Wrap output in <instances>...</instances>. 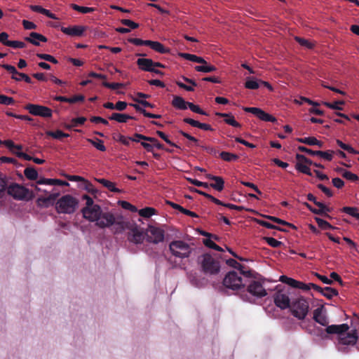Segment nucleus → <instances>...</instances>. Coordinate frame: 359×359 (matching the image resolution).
Returning a JSON list of instances; mask_svg holds the SVG:
<instances>
[{
    "instance_id": "nucleus-48",
    "label": "nucleus",
    "mask_w": 359,
    "mask_h": 359,
    "mask_svg": "<svg viewBox=\"0 0 359 359\" xmlns=\"http://www.w3.org/2000/svg\"><path fill=\"white\" fill-rule=\"evenodd\" d=\"M344 103L345 102L343 100H338L333 103L325 102L323 103V104L332 109L342 110V107H339V105H343Z\"/></svg>"
},
{
    "instance_id": "nucleus-44",
    "label": "nucleus",
    "mask_w": 359,
    "mask_h": 359,
    "mask_svg": "<svg viewBox=\"0 0 359 359\" xmlns=\"http://www.w3.org/2000/svg\"><path fill=\"white\" fill-rule=\"evenodd\" d=\"M295 168L300 172H302L309 176L312 175L310 168L304 163L297 162L295 165Z\"/></svg>"
},
{
    "instance_id": "nucleus-18",
    "label": "nucleus",
    "mask_w": 359,
    "mask_h": 359,
    "mask_svg": "<svg viewBox=\"0 0 359 359\" xmlns=\"http://www.w3.org/2000/svg\"><path fill=\"white\" fill-rule=\"evenodd\" d=\"M25 40L34 46H40V41L41 42H47L48 39L37 32H31L29 34V36L25 37Z\"/></svg>"
},
{
    "instance_id": "nucleus-1",
    "label": "nucleus",
    "mask_w": 359,
    "mask_h": 359,
    "mask_svg": "<svg viewBox=\"0 0 359 359\" xmlns=\"http://www.w3.org/2000/svg\"><path fill=\"white\" fill-rule=\"evenodd\" d=\"M95 225L100 229L114 226V233L121 232L126 226L123 217L119 215H115L110 211L102 212L100 217L95 222Z\"/></svg>"
},
{
    "instance_id": "nucleus-61",
    "label": "nucleus",
    "mask_w": 359,
    "mask_h": 359,
    "mask_svg": "<svg viewBox=\"0 0 359 359\" xmlns=\"http://www.w3.org/2000/svg\"><path fill=\"white\" fill-rule=\"evenodd\" d=\"M122 25L129 27L130 29H135L139 27V24L130 20L123 19L121 20Z\"/></svg>"
},
{
    "instance_id": "nucleus-11",
    "label": "nucleus",
    "mask_w": 359,
    "mask_h": 359,
    "mask_svg": "<svg viewBox=\"0 0 359 359\" xmlns=\"http://www.w3.org/2000/svg\"><path fill=\"white\" fill-rule=\"evenodd\" d=\"M274 304L282 310L290 309L291 306L288 294L283 291H277L273 296Z\"/></svg>"
},
{
    "instance_id": "nucleus-12",
    "label": "nucleus",
    "mask_w": 359,
    "mask_h": 359,
    "mask_svg": "<svg viewBox=\"0 0 359 359\" xmlns=\"http://www.w3.org/2000/svg\"><path fill=\"white\" fill-rule=\"evenodd\" d=\"M247 291L252 295L259 298L264 297L267 294L262 284L258 280L250 281L248 285Z\"/></svg>"
},
{
    "instance_id": "nucleus-2",
    "label": "nucleus",
    "mask_w": 359,
    "mask_h": 359,
    "mask_svg": "<svg viewBox=\"0 0 359 359\" xmlns=\"http://www.w3.org/2000/svg\"><path fill=\"white\" fill-rule=\"evenodd\" d=\"M198 262L201 266V271L209 276L217 275L220 271L219 261L213 257L210 254L205 253L198 257Z\"/></svg>"
},
{
    "instance_id": "nucleus-31",
    "label": "nucleus",
    "mask_w": 359,
    "mask_h": 359,
    "mask_svg": "<svg viewBox=\"0 0 359 359\" xmlns=\"http://www.w3.org/2000/svg\"><path fill=\"white\" fill-rule=\"evenodd\" d=\"M243 109L246 112L252 113L258 118L264 121L266 112L263 111L262 109L257 107H245Z\"/></svg>"
},
{
    "instance_id": "nucleus-57",
    "label": "nucleus",
    "mask_w": 359,
    "mask_h": 359,
    "mask_svg": "<svg viewBox=\"0 0 359 359\" xmlns=\"http://www.w3.org/2000/svg\"><path fill=\"white\" fill-rule=\"evenodd\" d=\"M128 42L135 46H147L149 40H142L137 38H129Z\"/></svg>"
},
{
    "instance_id": "nucleus-35",
    "label": "nucleus",
    "mask_w": 359,
    "mask_h": 359,
    "mask_svg": "<svg viewBox=\"0 0 359 359\" xmlns=\"http://www.w3.org/2000/svg\"><path fill=\"white\" fill-rule=\"evenodd\" d=\"M259 80L254 77H249L245 83V87L248 89L256 90L259 88Z\"/></svg>"
},
{
    "instance_id": "nucleus-16",
    "label": "nucleus",
    "mask_w": 359,
    "mask_h": 359,
    "mask_svg": "<svg viewBox=\"0 0 359 359\" xmlns=\"http://www.w3.org/2000/svg\"><path fill=\"white\" fill-rule=\"evenodd\" d=\"M324 306H320L313 311V320L323 326H327L329 323L327 317L323 313Z\"/></svg>"
},
{
    "instance_id": "nucleus-10",
    "label": "nucleus",
    "mask_w": 359,
    "mask_h": 359,
    "mask_svg": "<svg viewBox=\"0 0 359 359\" xmlns=\"http://www.w3.org/2000/svg\"><path fill=\"white\" fill-rule=\"evenodd\" d=\"M102 212L101 207L96 204L92 207H84L81 210V212L83 214V217L90 221V222H96Z\"/></svg>"
},
{
    "instance_id": "nucleus-52",
    "label": "nucleus",
    "mask_w": 359,
    "mask_h": 359,
    "mask_svg": "<svg viewBox=\"0 0 359 359\" xmlns=\"http://www.w3.org/2000/svg\"><path fill=\"white\" fill-rule=\"evenodd\" d=\"M358 211V209L357 208H355V207H344L342 208V212L355 217V219H357V215H359L358 212H357Z\"/></svg>"
},
{
    "instance_id": "nucleus-4",
    "label": "nucleus",
    "mask_w": 359,
    "mask_h": 359,
    "mask_svg": "<svg viewBox=\"0 0 359 359\" xmlns=\"http://www.w3.org/2000/svg\"><path fill=\"white\" fill-rule=\"evenodd\" d=\"M169 249L173 256L180 259L189 257L193 250L189 244L181 240L172 241Z\"/></svg>"
},
{
    "instance_id": "nucleus-22",
    "label": "nucleus",
    "mask_w": 359,
    "mask_h": 359,
    "mask_svg": "<svg viewBox=\"0 0 359 359\" xmlns=\"http://www.w3.org/2000/svg\"><path fill=\"white\" fill-rule=\"evenodd\" d=\"M183 121L187 124L191 125L193 127H196L200 129L204 130H210L212 131L213 128L211 127L210 125L203 123H200L198 121H196L194 119H192L191 118H184L183 119Z\"/></svg>"
},
{
    "instance_id": "nucleus-40",
    "label": "nucleus",
    "mask_w": 359,
    "mask_h": 359,
    "mask_svg": "<svg viewBox=\"0 0 359 359\" xmlns=\"http://www.w3.org/2000/svg\"><path fill=\"white\" fill-rule=\"evenodd\" d=\"M337 142V144L341 147L342 149L348 151V153L350 154H359V151L355 150L354 148H353L351 145L349 144H346L345 143H344L342 141H341L340 140H337L336 141Z\"/></svg>"
},
{
    "instance_id": "nucleus-53",
    "label": "nucleus",
    "mask_w": 359,
    "mask_h": 359,
    "mask_svg": "<svg viewBox=\"0 0 359 359\" xmlns=\"http://www.w3.org/2000/svg\"><path fill=\"white\" fill-rule=\"evenodd\" d=\"M188 107L193 111V112H195V113H197V114H201V115H205V116H208V114L204 111L202 109L200 108V107L198 105H196V104H194V103L192 102H189V105H188Z\"/></svg>"
},
{
    "instance_id": "nucleus-36",
    "label": "nucleus",
    "mask_w": 359,
    "mask_h": 359,
    "mask_svg": "<svg viewBox=\"0 0 359 359\" xmlns=\"http://www.w3.org/2000/svg\"><path fill=\"white\" fill-rule=\"evenodd\" d=\"M156 212V209L151 207H146L138 211L139 215L144 218H149L152 215H155Z\"/></svg>"
},
{
    "instance_id": "nucleus-6",
    "label": "nucleus",
    "mask_w": 359,
    "mask_h": 359,
    "mask_svg": "<svg viewBox=\"0 0 359 359\" xmlns=\"http://www.w3.org/2000/svg\"><path fill=\"white\" fill-rule=\"evenodd\" d=\"M245 284L246 282L234 271L229 272L223 280V285L232 290H238L244 287Z\"/></svg>"
},
{
    "instance_id": "nucleus-47",
    "label": "nucleus",
    "mask_w": 359,
    "mask_h": 359,
    "mask_svg": "<svg viewBox=\"0 0 359 359\" xmlns=\"http://www.w3.org/2000/svg\"><path fill=\"white\" fill-rule=\"evenodd\" d=\"M72 8L78 11V12H80L81 13H92L95 11V8H90V7H86V6H80L77 4H72Z\"/></svg>"
},
{
    "instance_id": "nucleus-46",
    "label": "nucleus",
    "mask_w": 359,
    "mask_h": 359,
    "mask_svg": "<svg viewBox=\"0 0 359 359\" xmlns=\"http://www.w3.org/2000/svg\"><path fill=\"white\" fill-rule=\"evenodd\" d=\"M88 142H89L92 145H93L97 149L101 151H106V147L104 145V142L102 140L97 139L96 141L88 139Z\"/></svg>"
},
{
    "instance_id": "nucleus-55",
    "label": "nucleus",
    "mask_w": 359,
    "mask_h": 359,
    "mask_svg": "<svg viewBox=\"0 0 359 359\" xmlns=\"http://www.w3.org/2000/svg\"><path fill=\"white\" fill-rule=\"evenodd\" d=\"M15 102V100L13 97H8L4 95H0V104H5V105H11L13 104Z\"/></svg>"
},
{
    "instance_id": "nucleus-63",
    "label": "nucleus",
    "mask_w": 359,
    "mask_h": 359,
    "mask_svg": "<svg viewBox=\"0 0 359 359\" xmlns=\"http://www.w3.org/2000/svg\"><path fill=\"white\" fill-rule=\"evenodd\" d=\"M102 85L104 87L112 89V90H116V89H118L123 86V84L121 83H109L107 81H104L102 83Z\"/></svg>"
},
{
    "instance_id": "nucleus-51",
    "label": "nucleus",
    "mask_w": 359,
    "mask_h": 359,
    "mask_svg": "<svg viewBox=\"0 0 359 359\" xmlns=\"http://www.w3.org/2000/svg\"><path fill=\"white\" fill-rule=\"evenodd\" d=\"M264 239L266 241L267 244L273 248H280L283 243L272 237H264Z\"/></svg>"
},
{
    "instance_id": "nucleus-59",
    "label": "nucleus",
    "mask_w": 359,
    "mask_h": 359,
    "mask_svg": "<svg viewBox=\"0 0 359 359\" xmlns=\"http://www.w3.org/2000/svg\"><path fill=\"white\" fill-rule=\"evenodd\" d=\"M197 194L202 195V196H205V198L210 199L212 202H213L215 204H222V201L220 200L215 198L214 196H212V195H210L208 193H205L203 191L199 190V191H197Z\"/></svg>"
},
{
    "instance_id": "nucleus-17",
    "label": "nucleus",
    "mask_w": 359,
    "mask_h": 359,
    "mask_svg": "<svg viewBox=\"0 0 359 359\" xmlns=\"http://www.w3.org/2000/svg\"><path fill=\"white\" fill-rule=\"evenodd\" d=\"M349 330V326L346 324L327 325L325 331L327 334H337L339 336L341 334L346 333Z\"/></svg>"
},
{
    "instance_id": "nucleus-56",
    "label": "nucleus",
    "mask_w": 359,
    "mask_h": 359,
    "mask_svg": "<svg viewBox=\"0 0 359 359\" xmlns=\"http://www.w3.org/2000/svg\"><path fill=\"white\" fill-rule=\"evenodd\" d=\"M86 121V118L83 116L72 118L69 127H76L79 125H82Z\"/></svg>"
},
{
    "instance_id": "nucleus-30",
    "label": "nucleus",
    "mask_w": 359,
    "mask_h": 359,
    "mask_svg": "<svg viewBox=\"0 0 359 359\" xmlns=\"http://www.w3.org/2000/svg\"><path fill=\"white\" fill-rule=\"evenodd\" d=\"M315 205L319 208L318 209H316L317 212H318V213H316V215H319L324 216L325 217L330 218V216L327 213L331 212V208L326 206L322 202H319V201H317L315 203Z\"/></svg>"
},
{
    "instance_id": "nucleus-5",
    "label": "nucleus",
    "mask_w": 359,
    "mask_h": 359,
    "mask_svg": "<svg viewBox=\"0 0 359 359\" xmlns=\"http://www.w3.org/2000/svg\"><path fill=\"white\" fill-rule=\"evenodd\" d=\"M309 304L304 297H299L293 300L290 307L292 314L299 320H304L309 312Z\"/></svg>"
},
{
    "instance_id": "nucleus-33",
    "label": "nucleus",
    "mask_w": 359,
    "mask_h": 359,
    "mask_svg": "<svg viewBox=\"0 0 359 359\" xmlns=\"http://www.w3.org/2000/svg\"><path fill=\"white\" fill-rule=\"evenodd\" d=\"M1 67L6 69V71H8L9 73L12 74V76H11V79L16 81H21V79H18L17 77V75L19 76V74H20V72H18V70L16 69V68L13 66V65H8V64H4L1 65Z\"/></svg>"
},
{
    "instance_id": "nucleus-26",
    "label": "nucleus",
    "mask_w": 359,
    "mask_h": 359,
    "mask_svg": "<svg viewBox=\"0 0 359 359\" xmlns=\"http://www.w3.org/2000/svg\"><path fill=\"white\" fill-rule=\"evenodd\" d=\"M135 136L137 137L138 139L152 143V145L154 146V147H156L158 149H165L164 145L162 144L161 143H160L158 142V140L155 137L145 136L144 135L139 134V133H135Z\"/></svg>"
},
{
    "instance_id": "nucleus-58",
    "label": "nucleus",
    "mask_w": 359,
    "mask_h": 359,
    "mask_svg": "<svg viewBox=\"0 0 359 359\" xmlns=\"http://www.w3.org/2000/svg\"><path fill=\"white\" fill-rule=\"evenodd\" d=\"M179 133L181 134L183 137H184L185 138L188 139L189 141L192 142L193 143H194V144L197 147H200L201 145H199L198 144V140L196 139V137H194V136L189 135V133L183 131V130H180L179 131Z\"/></svg>"
},
{
    "instance_id": "nucleus-19",
    "label": "nucleus",
    "mask_w": 359,
    "mask_h": 359,
    "mask_svg": "<svg viewBox=\"0 0 359 359\" xmlns=\"http://www.w3.org/2000/svg\"><path fill=\"white\" fill-rule=\"evenodd\" d=\"M206 177L209 180L215 181V183H211L209 184V187L213 188L214 189L222 191L224 187V181L222 177L219 176H215L211 174H208L206 175Z\"/></svg>"
},
{
    "instance_id": "nucleus-28",
    "label": "nucleus",
    "mask_w": 359,
    "mask_h": 359,
    "mask_svg": "<svg viewBox=\"0 0 359 359\" xmlns=\"http://www.w3.org/2000/svg\"><path fill=\"white\" fill-rule=\"evenodd\" d=\"M226 264L233 268L238 269L241 273L244 275L246 278H250L251 276V271H244L243 270V266L236 260L233 259H229L226 260Z\"/></svg>"
},
{
    "instance_id": "nucleus-41",
    "label": "nucleus",
    "mask_w": 359,
    "mask_h": 359,
    "mask_svg": "<svg viewBox=\"0 0 359 359\" xmlns=\"http://www.w3.org/2000/svg\"><path fill=\"white\" fill-rule=\"evenodd\" d=\"M297 288L298 289H301V290H302L304 291H308L311 288H313L316 291V290H322V287L318 286L316 284H314V283L306 284V283H304L303 282H300V281H299V287H297Z\"/></svg>"
},
{
    "instance_id": "nucleus-62",
    "label": "nucleus",
    "mask_w": 359,
    "mask_h": 359,
    "mask_svg": "<svg viewBox=\"0 0 359 359\" xmlns=\"http://www.w3.org/2000/svg\"><path fill=\"white\" fill-rule=\"evenodd\" d=\"M121 205L123 209L128 210L133 212H135L137 211V208L128 201H121Z\"/></svg>"
},
{
    "instance_id": "nucleus-64",
    "label": "nucleus",
    "mask_w": 359,
    "mask_h": 359,
    "mask_svg": "<svg viewBox=\"0 0 359 359\" xmlns=\"http://www.w3.org/2000/svg\"><path fill=\"white\" fill-rule=\"evenodd\" d=\"M8 46L14 48H23L26 46V44L22 41H11L8 43Z\"/></svg>"
},
{
    "instance_id": "nucleus-23",
    "label": "nucleus",
    "mask_w": 359,
    "mask_h": 359,
    "mask_svg": "<svg viewBox=\"0 0 359 359\" xmlns=\"http://www.w3.org/2000/svg\"><path fill=\"white\" fill-rule=\"evenodd\" d=\"M144 239V235L142 231H140L137 229L132 231V233L128 235V241L135 244H140L143 242Z\"/></svg>"
},
{
    "instance_id": "nucleus-27",
    "label": "nucleus",
    "mask_w": 359,
    "mask_h": 359,
    "mask_svg": "<svg viewBox=\"0 0 359 359\" xmlns=\"http://www.w3.org/2000/svg\"><path fill=\"white\" fill-rule=\"evenodd\" d=\"M189 102H186L182 97L180 96H174L172 101V106L180 110H185L188 108Z\"/></svg>"
},
{
    "instance_id": "nucleus-3",
    "label": "nucleus",
    "mask_w": 359,
    "mask_h": 359,
    "mask_svg": "<svg viewBox=\"0 0 359 359\" xmlns=\"http://www.w3.org/2000/svg\"><path fill=\"white\" fill-rule=\"evenodd\" d=\"M79 207V200L70 194L60 198L55 203V210L59 214H73Z\"/></svg>"
},
{
    "instance_id": "nucleus-43",
    "label": "nucleus",
    "mask_w": 359,
    "mask_h": 359,
    "mask_svg": "<svg viewBox=\"0 0 359 359\" xmlns=\"http://www.w3.org/2000/svg\"><path fill=\"white\" fill-rule=\"evenodd\" d=\"M315 220H316V223L318 224V226L323 230L335 229L334 226H333L329 222H327V221H325L321 218L316 217Z\"/></svg>"
},
{
    "instance_id": "nucleus-45",
    "label": "nucleus",
    "mask_w": 359,
    "mask_h": 359,
    "mask_svg": "<svg viewBox=\"0 0 359 359\" xmlns=\"http://www.w3.org/2000/svg\"><path fill=\"white\" fill-rule=\"evenodd\" d=\"M257 224H259L260 226H264L267 229H277L278 231H285V229L280 228V227H278L269 222H266V221H264V220H259V219H257Z\"/></svg>"
},
{
    "instance_id": "nucleus-50",
    "label": "nucleus",
    "mask_w": 359,
    "mask_h": 359,
    "mask_svg": "<svg viewBox=\"0 0 359 359\" xmlns=\"http://www.w3.org/2000/svg\"><path fill=\"white\" fill-rule=\"evenodd\" d=\"M294 39L295 41L302 46L306 47L309 49H312L314 47V44L311 41H308L307 39L301 38L299 36H296Z\"/></svg>"
},
{
    "instance_id": "nucleus-49",
    "label": "nucleus",
    "mask_w": 359,
    "mask_h": 359,
    "mask_svg": "<svg viewBox=\"0 0 359 359\" xmlns=\"http://www.w3.org/2000/svg\"><path fill=\"white\" fill-rule=\"evenodd\" d=\"M36 57H39V59L44 60L46 61L52 62L53 64L58 63V60L56 58H55L53 56H52L49 54L36 53Z\"/></svg>"
},
{
    "instance_id": "nucleus-42",
    "label": "nucleus",
    "mask_w": 359,
    "mask_h": 359,
    "mask_svg": "<svg viewBox=\"0 0 359 359\" xmlns=\"http://www.w3.org/2000/svg\"><path fill=\"white\" fill-rule=\"evenodd\" d=\"M46 134L47 135L57 140H60L63 137H67L69 136V134L65 133L60 130H57L56 131H48Z\"/></svg>"
},
{
    "instance_id": "nucleus-32",
    "label": "nucleus",
    "mask_w": 359,
    "mask_h": 359,
    "mask_svg": "<svg viewBox=\"0 0 359 359\" xmlns=\"http://www.w3.org/2000/svg\"><path fill=\"white\" fill-rule=\"evenodd\" d=\"M316 291L321 293L323 296L325 297L328 299H331L333 297L338 295V291L330 287H322V290Z\"/></svg>"
},
{
    "instance_id": "nucleus-29",
    "label": "nucleus",
    "mask_w": 359,
    "mask_h": 359,
    "mask_svg": "<svg viewBox=\"0 0 359 359\" xmlns=\"http://www.w3.org/2000/svg\"><path fill=\"white\" fill-rule=\"evenodd\" d=\"M97 181L103 185L104 187L107 188L110 191L114 192V193H121V190L116 188L115 187V184L109 180H107L104 178L97 179Z\"/></svg>"
},
{
    "instance_id": "nucleus-38",
    "label": "nucleus",
    "mask_w": 359,
    "mask_h": 359,
    "mask_svg": "<svg viewBox=\"0 0 359 359\" xmlns=\"http://www.w3.org/2000/svg\"><path fill=\"white\" fill-rule=\"evenodd\" d=\"M219 156L221 157V158L222 160L227 161V162L235 161L238 159V155L233 154V153L227 152V151H222L219 154Z\"/></svg>"
},
{
    "instance_id": "nucleus-37",
    "label": "nucleus",
    "mask_w": 359,
    "mask_h": 359,
    "mask_svg": "<svg viewBox=\"0 0 359 359\" xmlns=\"http://www.w3.org/2000/svg\"><path fill=\"white\" fill-rule=\"evenodd\" d=\"M266 218H267L268 219H269L270 221L271 222H273L276 224H282V225H285V226H287L293 229H296L297 227L293 224H291V223H289L285 220H283L278 217H274V216H269V215H266L264 216Z\"/></svg>"
},
{
    "instance_id": "nucleus-34",
    "label": "nucleus",
    "mask_w": 359,
    "mask_h": 359,
    "mask_svg": "<svg viewBox=\"0 0 359 359\" xmlns=\"http://www.w3.org/2000/svg\"><path fill=\"white\" fill-rule=\"evenodd\" d=\"M217 68L210 64H208L206 62V64H201V65H198L195 67V70L200 72L209 73L212 72H215Z\"/></svg>"
},
{
    "instance_id": "nucleus-24",
    "label": "nucleus",
    "mask_w": 359,
    "mask_h": 359,
    "mask_svg": "<svg viewBox=\"0 0 359 359\" xmlns=\"http://www.w3.org/2000/svg\"><path fill=\"white\" fill-rule=\"evenodd\" d=\"M109 119L116 121L118 123H126L129 119L137 120L135 116L116 112L112 113L111 115L109 116Z\"/></svg>"
},
{
    "instance_id": "nucleus-54",
    "label": "nucleus",
    "mask_w": 359,
    "mask_h": 359,
    "mask_svg": "<svg viewBox=\"0 0 359 359\" xmlns=\"http://www.w3.org/2000/svg\"><path fill=\"white\" fill-rule=\"evenodd\" d=\"M156 135L160 137L161 139H163L166 143H168V144H170V146H172V147H177L178 148L179 147L175 144L174 142H171L169 138L168 137V136L162 131L161 130H157L156 132Z\"/></svg>"
},
{
    "instance_id": "nucleus-15",
    "label": "nucleus",
    "mask_w": 359,
    "mask_h": 359,
    "mask_svg": "<svg viewBox=\"0 0 359 359\" xmlns=\"http://www.w3.org/2000/svg\"><path fill=\"white\" fill-rule=\"evenodd\" d=\"M86 27L81 25H74L72 27H62L61 31L69 36H81L86 31Z\"/></svg>"
},
{
    "instance_id": "nucleus-21",
    "label": "nucleus",
    "mask_w": 359,
    "mask_h": 359,
    "mask_svg": "<svg viewBox=\"0 0 359 359\" xmlns=\"http://www.w3.org/2000/svg\"><path fill=\"white\" fill-rule=\"evenodd\" d=\"M215 115L218 117H222L224 118V122L233 127L235 128H241V125L235 120L234 116L231 114H226V113H221V112H216Z\"/></svg>"
},
{
    "instance_id": "nucleus-7",
    "label": "nucleus",
    "mask_w": 359,
    "mask_h": 359,
    "mask_svg": "<svg viewBox=\"0 0 359 359\" xmlns=\"http://www.w3.org/2000/svg\"><path fill=\"white\" fill-rule=\"evenodd\" d=\"M31 114L34 116H39L43 118H50L53 114V111L48 107L39 104H28L25 107Z\"/></svg>"
},
{
    "instance_id": "nucleus-8",
    "label": "nucleus",
    "mask_w": 359,
    "mask_h": 359,
    "mask_svg": "<svg viewBox=\"0 0 359 359\" xmlns=\"http://www.w3.org/2000/svg\"><path fill=\"white\" fill-rule=\"evenodd\" d=\"M6 188L8 194L18 200L25 198L29 193V190L27 188L16 183H13Z\"/></svg>"
},
{
    "instance_id": "nucleus-39",
    "label": "nucleus",
    "mask_w": 359,
    "mask_h": 359,
    "mask_svg": "<svg viewBox=\"0 0 359 359\" xmlns=\"http://www.w3.org/2000/svg\"><path fill=\"white\" fill-rule=\"evenodd\" d=\"M25 176L30 180H36L38 178L37 171L32 167H29L24 170Z\"/></svg>"
},
{
    "instance_id": "nucleus-60",
    "label": "nucleus",
    "mask_w": 359,
    "mask_h": 359,
    "mask_svg": "<svg viewBox=\"0 0 359 359\" xmlns=\"http://www.w3.org/2000/svg\"><path fill=\"white\" fill-rule=\"evenodd\" d=\"M342 177L351 182H356L359 179L357 175L348 170L346 172H344Z\"/></svg>"
},
{
    "instance_id": "nucleus-9",
    "label": "nucleus",
    "mask_w": 359,
    "mask_h": 359,
    "mask_svg": "<svg viewBox=\"0 0 359 359\" xmlns=\"http://www.w3.org/2000/svg\"><path fill=\"white\" fill-rule=\"evenodd\" d=\"M146 235L147 241L155 244L163 242L164 240V231L153 226L148 227Z\"/></svg>"
},
{
    "instance_id": "nucleus-14",
    "label": "nucleus",
    "mask_w": 359,
    "mask_h": 359,
    "mask_svg": "<svg viewBox=\"0 0 359 359\" xmlns=\"http://www.w3.org/2000/svg\"><path fill=\"white\" fill-rule=\"evenodd\" d=\"M358 339V336L356 330H353L347 334H341L338 336L339 344L342 345H355Z\"/></svg>"
},
{
    "instance_id": "nucleus-25",
    "label": "nucleus",
    "mask_w": 359,
    "mask_h": 359,
    "mask_svg": "<svg viewBox=\"0 0 359 359\" xmlns=\"http://www.w3.org/2000/svg\"><path fill=\"white\" fill-rule=\"evenodd\" d=\"M147 46H149L152 50L159 53L163 54L170 53V49L165 48L161 43L158 41L149 40Z\"/></svg>"
},
{
    "instance_id": "nucleus-13",
    "label": "nucleus",
    "mask_w": 359,
    "mask_h": 359,
    "mask_svg": "<svg viewBox=\"0 0 359 359\" xmlns=\"http://www.w3.org/2000/svg\"><path fill=\"white\" fill-rule=\"evenodd\" d=\"M297 149L302 152H305L311 156H318L327 161H331L333 158V154L335 153L332 150L323 151H313L304 146H299Z\"/></svg>"
},
{
    "instance_id": "nucleus-20",
    "label": "nucleus",
    "mask_w": 359,
    "mask_h": 359,
    "mask_svg": "<svg viewBox=\"0 0 359 359\" xmlns=\"http://www.w3.org/2000/svg\"><path fill=\"white\" fill-rule=\"evenodd\" d=\"M137 65L139 69L144 72H151L153 71V60L149 58L137 59Z\"/></svg>"
}]
</instances>
